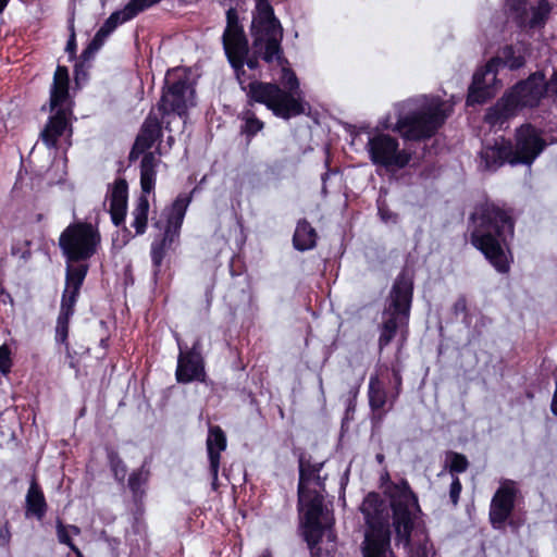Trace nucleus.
Instances as JSON below:
<instances>
[{
    "mask_svg": "<svg viewBox=\"0 0 557 557\" xmlns=\"http://www.w3.org/2000/svg\"><path fill=\"white\" fill-rule=\"evenodd\" d=\"M377 213H379V216L381 218V220L383 222H397V219H398V215L397 213L393 212L389 210V208L385 205V203H382V205H379L377 206Z\"/></svg>",
    "mask_w": 557,
    "mask_h": 557,
    "instance_id": "obj_56",
    "label": "nucleus"
},
{
    "mask_svg": "<svg viewBox=\"0 0 557 557\" xmlns=\"http://www.w3.org/2000/svg\"><path fill=\"white\" fill-rule=\"evenodd\" d=\"M250 34L252 48H264V62L274 63V59L285 61L282 46L284 29L274 11L253 12Z\"/></svg>",
    "mask_w": 557,
    "mask_h": 557,
    "instance_id": "obj_7",
    "label": "nucleus"
},
{
    "mask_svg": "<svg viewBox=\"0 0 557 557\" xmlns=\"http://www.w3.org/2000/svg\"><path fill=\"white\" fill-rule=\"evenodd\" d=\"M75 15L72 13L71 17L67 21V29L70 32L69 39L66 41L65 51L69 54L70 61L76 59L77 44H76V33H75Z\"/></svg>",
    "mask_w": 557,
    "mask_h": 557,
    "instance_id": "obj_50",
    "label": "nucleus"
},
{
    "mask_svg": "<svg viewBox=\"0 0 557 557\" xmlns=\"http://www.w3.org/2000/svg\"><path fill=\"white\" fill-rule=\"evenodd\" d=\"M178 238L180 236L170 233V231L163 230V233L152 240L150 256L154 277H158L162 272L163 261L166 252L172 249L173 244L177 242Z\"/></svg>",
    "mask_w": 557,
    "mask_h": 557,
    "instance_id": "obj_27",
    "label": "nucleus"
},
{
    "mask_svg": "<svg viewBox=\"0 0 557 557\" xmlns=\"http://www.w3.org/2000/svg\"><path fill=\"white\" fill-rule=\"evenodd\" d=\"M107 458L114 479L119 482H123L127 474V467L123 459L120 457L119 453L111 449L108 451Z\"/></svg>",
    "mask_w": 557,
    "mask_h": 557,
    "instance_id": "obj_44",
    "label": "nucleus"
},
{
    "mask_svg": "<svg viewBox=\"0 0 557 557\" xmlns=\"http://www.w3.org/2000/svg\"><path fill=\"white\" fill-rule=\"evenodd\" d=\"M109 37V35L102 30L101 28H99L94 38L90 40V45H92V47L97 48L98 50L103 46L106 39Z\"/></svg>",
    "mask_w": 557,
    "mask_h": 557,
    "instance_id": "obj_60",
    "label": "nucleus"
},
{
    "mask_svg": "<svg viewBox=\"0 0 557 557\" xmlns=\"http://www.w3.org/2000/svg\"><path fill=\"white\" fill-rule=\"evenodd\" d=\"M149 478L150 471L146 465H143L140 468L134 470L128 476L127 486L132 493L133 503L137 508L143 506Z\"/></svg>",
    "mask_w": 557,
    "mask_h": 557,
    "instance_id": "obj_30",
    "label": "nucleus"
},
{
    "mask_svg": "<svg viewBox=\"0 0 557 557\" xmlns=\"http://www.w3.org/2000/svg\"><path fill=\"white\" fill-rule=\"evenodd\" d=\"M552 89L544 71H535L527 78L518 81L490 107L484 121L491 126H502L515 117L522 109H535Z\"/></svg>",
    "mask_w": 557,
    "mask_h": 557,
    "instance_id": "obj_3",
    "label": "nucleus"
},
{
    "mask_svg": "<svg viewBox=\"0 0 557 557\" xmlns=\"http://www.w3.org/2000/svg\"><path fill=\"white\" fill-rule=\"evenodd\" d=\"M512 141L505 137L496 139L493 145H486L481 151V159L487 170H497L512 160Z\"/></svg>",
    "mask_w": 557,
    "mask_h": 557,
    "instance_id": "obj_21",
    "label": "nucleus"
},
{
    "mask_svg": "<svg viewBox=\"0 0 557 557\" xmlns=\"http://www.w3.org/2000/svg\"><path fill=\"white\" fill-rule=\"evenodd\" d=\"M387 495L396 544L411 548L412 532L422 513L418 496L406 479L391 482Z\"/></svg>",
    "mask_w": 557,
    "mask_h": 557,
    "instance_id": "obj_5",
    "label": "nucleus"
},
{
    "mask_svg": "<svg viewBox=\"0 0 557 557\" xmlns=\"http://www.w3.org/2000/svg\"><path fill=\"white\" fill-rule=\"evenodd\" d=\"M546 147L539 128L531 123H523L515 131V144H512L513 158L510 165H531Z\"/></svg>",
    "mask_w": 557,
    "mask_h": 557,
    "instance_id": "obj_11",
    "label": "nucleus"
},
{
    "mask_svg": "<svg viewBox=\"0 0 557 557\" xmlns=\"http://www.w3.org/2000/svg\"><path fill=\"white\" fill-rule=\"evenodd\" d=\"M176 341L180 350L175 370L176 382L180 384L206 383L208 374L202 354L201 338L199 336L196 337L191 346H187L180 338H176Z\"/></svg>",
    "mask_w": 557,
    "mask_h": 557,
    "instance_id": "obj_10",
    "label": "nucleus"
},
{
    "mask_svg": "<svg viewBox=\"0 0 557 557\" xmlns=\"http://www.w3.org/2000/svg\"><path fill=\"white\" fill-rule=\"evenodd\" d=\"M81 293L72 292L63 288L60 302L59 314L73 317L75 313V307L78 301Z\"/></svg>",
    "mask_w": 557,
    "mask_h": 557,
    "instance_id": "obj_46",
    "label": "nucleus"
},
{
    "mask_svg": "<svg viewBox=\"0 0 557 557\" xmlns=\"http://www.w3.org/2000/svg\"><path fill=\"white\" fill-rule=\"evenodd\" d=\"M162 137V122L160 119L150 112L145 119L139 133L128 154V161L135 162L141 154L149 152L148 150L154 145L157 140Z\"/></svg>",
    "mask_w": 557,
    "mask_h": 557,
    "instance_id": "obj_15",
    "label": "nucleus"
},
{
    "mask_svg": "<svg viewBox=\"0 0 557 557\" xmlns=\"http://www.w3.org/2000/svg\"><path fill=\"white\" fill-rule=\"evenodd\" d=\"M453 313L455 315L465 314L468 317V302L467 297L465 295H459L456 301L453 305Z\"/></svg>",
    "mask_w": 557,
    "mask_h": 557,
    "instance_id": "obj_55",
    "label": "nucleus"
},
{
    "mask_svg": "<svg viewBox=\"0 0 557 557\" xmlns=\"http://www.w3.org/2000/svg\"><path fill=\"white\" fill-rule=\"evenodd\" d=\"M522 524L523 520L519 517H515L513 515H511L506 522V527L508 525L512 532H518Z\"/></svg>",
    "mask_w": 557,
    "mask_h": 557,
    "instance_id": "obj_62",
    "label": "nucleus"
},
{
    "mask_svg": "<svg viewBox=\"0 0 557 557\" xmlns=\"http://www.w3.org/2000/svg\"><path fill=\"white\" fill-rule=\"evenodd\" d=\"M519 488L512 480L506 479L495 491L488 510V521L494 530H505L506 522L516 508Z\"/></svg>",
    "mask_w": 557,
    "mask_h": 557,
    "instance_id": "obj_12",
    "label": "nucleus"
},
{
    "mask_svg": "<svg viewBox=\"0 0 557 557\" xmlns=\"http://www.w3.org/2000/svg\"><path fill=\"white\" fill-rule=\"evenodd\" d=\"M109 201L127 202L128 201V184L123 177H117L109 194Z\"/></svg>",
    "mask_w": 557,
    "mask_h": 557,
    "instance_id": "obj_48",
    "label": "nucleus"
},
{
    "mask_svg": "<svg viewBox=\"0 0 557 557\" xmlns=\"http://www.w3.org/2000/svg\"><path fill=\"white\" fill-rule=\"evenodd\" d=\"M324 467V462H311V456L300 454L298 458V494H300V500L305 496V490H310L308 484L311 483L312 479L317 476Z\"/></svg>",
    "mask_w": 557,
    "mask_h": 557,
    "instance_id": "obj_31",
    "label": "nucleus"
},
{
    "mask_svg": "<svg viewBox=\"0 0 557 557\" xmlns=\"http://www.w3.org/2000/svg\"><path fill=\"white\" fill-rule=\"evenodd\" d=\"M318 238L317 230L307 219L298 220L292 239L293 247L297 251L304 252L315 248Z\"/></svg>",
    "mask_w": 557,
    "mask_h": 557,
    "instance_id": "obj_28",
    "label": "nucleus"
},
{
    "mask_svg": "<svg viewBox=\"0 0 557 557\" xmlns=\"http://www.w3.org/2000/svg\"><path fill=\"white\" fill-rule=\"evenodd\" d=\"M11 527L9 521H5L3 525L0 528V546L8 547L11 542Z\"/></svg>",
    "mask_w": 557,
    "mask_h": 557,
    "instance_id": "obj_59",
    "label": "nucleus"
},
{
    "mask_svg": "<svg viewBox=\"0 0 557 557\" xmlns=\"http://www.w3.org/2000/svg\"><path fill=\"white\" fill-rule=\"evenodd\" d=\"M361 553L362 557H396L391 547L389 527L367 529Z\"/></svg>",
    "mask_w": 557,
    "mask_h": 557,
    "instance_id": "obj_16",
    "label": "nucleus"
},
{
    "mask_svg": "<svg viewBox=\"0 0 557 557\" xmlns=\"http://www.w3.org/2000/svg\"><path fill=\"white\" fill-rule=\"evenodd\" d=\"M131 20H133V16H128L127 9L124 7L122 10L111 13L100 28L110 36L119 25Z\"/></svg>",
    "mask_w": 557,
    "mask_h": 557,
    "instance_id": "obj_45",
    "label": "nucleus"
},
{
    "mask_svg": "<svg viewBox=\"0 0 557 557\" xmlns=\"http://www.w3.org/2000/svg\"><path fill=\"white\" fill-rule=\"evenodd\" d=\"M161 0H129L125 5L127 9L128 16L136 17L139 13L145 10L158 4Z\"/></svg>",
    "mask_w": 557,
    "mask_h": 557,
    "instance_id": "obj_51",
    "label": "nucleus"
},
{
    "mask_svg": "<svg viewBox=\"0 0 557 557\" xmlns=\"http://www.w3.org/2000/svg\"><path fill=\"white\" fill-rule=\"evenodd\" d=\"M368 399L372 411V421L381 422L387 412L384 409L387 404V393L376 374L370 376Z\"/></svg>",
    "mask_w": 557,
    "mask_h": 557,
    "instance_id": "obj_26",
    "label": "nucleus"
},
{
    "mask_svg": "<svg viewBox=\"0 0 557 557\" xmlns=\"http://www.w3.org/2000/svg\"><path fill=\"white\" fill-rule=\"evenodd\" d=\"M281 67L278 83L255 79L248 84V104H264L273 115L283 120H290L306 112L307 102L302 97L299 79L295 71L285 61L274 59Z\"/></svg>",
    "mask_w": 557,
    "mask_h": 557,
    "instance_id": "obj_2",
    "label": "nucleus"
},
{
    "mask_svg": "<svg viewBox=\"0 0 557 557\" xmlns=\"http://www.w3.org/2000/svg\"><path fill=\"white\" fill-rule=\"evenodd\" d=\"M238 119L242 122L240 135L245 137L247 144H250L256 135L265 126L264 122L260 120L251 109L243 110Z\"/></svg>",
    "mask_w": 557,
    "mask_h": 557,
    "instance_id": "obj_35",
    "label": "nucleus"
},
{
    "mask_svg": "<svg viewBox=\"0 0 557 557\" xmlns=\"http://www.w3.org/2000/svg\"><path fill=\"white\" fill-rule=\"evenodd\" d=\"M109 213L111 221L115 226H121L125 222L127 213V202L110 201Z\"/></svg>",
    "mask_w": 557,
    "mask_h": 557,
    "instance_id": "obj_49",
    "label": "nucleus"
},
{
    "mask_svg": "<svg viewBox=\"0 0 557 557\" xmlns=\"http://www.w3.org/2000/svg\"><path fill=\"white\" fill-rule=\"evenodd\" d=\"M52 112L53 114L48 117L40 133L41 141L49 149L58 147L59 139L64 135L67 128L72 132L70 121L72 110L69 108H57Z\"/></svg>",
    "mask_w": 557,
    "mask_h": 557,
    "instance_id": "obj_18",
    "label": "nucleus"
},
{
    "mask_svg": "<svg viewBox=\"0 0 557 557\" xmlns=\"http://www.w3.org/2000/svg\"><path fill=\"white\" fill-rule=\"evenodd\" d=\"M493 97L492 87L479 86V78L476 82H471L466 98V104L473 107L476 104H484Z\"/></svg>",
    "mask_w": 557,
    "mask_h": 557,
    "instance_id": "obj_40",
    "label": "nucleus"
},
{
    "mask_svg": "<svg viewBox=\"0 0 557 557\" xmlns=\"http://www.w3.org/2000/svg\"><path fill=\"white\" fill-rule=\"evenodd\" d=\"M255 12L274 11L270 0H255Z\"/></svg>",
    "mask_w": 557,
    "mask_h": 557,
    "instance_id": "obj_63",
    "label": "nucleus"
},
{
    "mask_svg": "<svg viewBox=\"0 0 557 557\" xmlns=\"http://www.w3.org/2000/svg\"><path fill=\"white\" fill-rule=\"evenodd\" d=\"M101 242L98 226L76 221L69 224L59 237V247L65 262L88 261Z\"/></svg>",
    "mask_w": 557,
    "mask_h": 557,
    "instance_id": "obj_6",
    "label": "nucleus"
},
{
    "mask_svg": "<svg viewBox=\"0 0 557 557\" xmlns=\"http://www.w3.org/2000/svg\"><path fill=\"white\" fill-rule=\"evenodd\" d=\"M48 512V503L36 479L30 481L25 496V517L41 521Z\"/></svg>",
    "mask_w": 557,
    "mask_h": 557,
    "instance_id": "obj_25",
    "label": "nucleus"
},
{
    "mask_svg": "<svg viewBox=\"0 0 557 557\" xmlns=\"http://www.w3.org/2000/svg\"><path fill=\"white\" fill-rule=\"evenodd\" d=\"M516 223V209L499 200L479 202L469 215L470 244L500 274H507L513 262Z\"/></svg>",
    "mask_w": 557,
    "mask_h": 557,
    "instance_id": "obj_1",
    "label": "nucleus"
},
{
    "mask_svg": "<svg viewBox=\"0 0 557 557\" xmlns=\"http://www.w3.org/2000/svg\"><path fill=\"white\" fill-rule=\"evenodd\" d=\"M160 160L153 152H147L140 161V188L141 195L148 197L153 193L157 181V166Z\"/></svg>",
    "mask_w": 557,
    "mask_h": 557,
    "instance_id": "obj_29",
    "label": "nucleus"
},
{
    "mask_svg": "<svg viewBox=\"0 0 557 557\" xmlns=\"http://www.w3.org/2000/svg\"><path fill=\"white\" fill-rule=\"evenodd\" d=\"M392 374H393V379H394V382H395V387H394L395 392L392 395L391 407L393 406V403L399 396L400 391H401V385H403V377H401L400 371L398 369H396V368H393L392 369Z\"/></svg>",
    "mask_w": 557,
    "mask_h": 557,
    "instance_id": "obj_58",
    "label": "nucleus"
},
{
    "mask_svg": "<svg viewBox=\"0 0 557 557\" xmlns=\"http://www.w3.org/2000/svg\"><path fill=\"white\" fill-rule=\"evenodd\" d=\"M462 491V484L458 475L451 476V483L449 486V499L454 506H457L460 499Z\"/></svg>",
    "mask_w": 557,
    "mask_h": 557,
    "instance_id": "obj_54",
    "label": "nucleus"
},
{
    "mask_svg": "<svg viewBox=\"0 0 557 557\" xmlns=\"http://www.w3.org/2000/svg\"><path fill=\"white\" fill-rule=\"evenodd\" d=\"M451 112V106L441 97H432L417 110L400 115L392 131L399 133L405 140L423 141L435 136Z\"/></svg>",
    "mask_w": 557,
    "mask_h": 557,
    "instance_id": "obj_4",
    "label": "nucleus"
},
{
    "mask_svg": "<svg viewBox=\"0 0 557 557\" xmlns=\"http://www.w3.org/2000/svg\"><path fill=\"white\" fill-rule=\"evenodd\" d=\"M72 317L58 314L54 339L58 344L69 347V331Z\"/></svg>",
    "mask_w": 557,
    "mask_h": 557,
    "instance_id": "obj_47",
    "label": "nucleus"
},
{
    "mask_svg": "<svg viewBox=\"0 0 557 557\" xmlns=\"http://www.w3.org/2000/svg\"><path fill=\"white\" fill-rule=\"evenodd\" d=\"M225 57L227 59V62L230 63L235 77L240 85V88L246 91V95L248 96V85L245 86V77H246V70L245 65L243 64L242 58L239 55H236L234 51H226L224 52Z\"/></svg>",
    "mask_w": 557,
    "mask_h": 557,
    "instance_id": "obj_43",
    "label": "nucleus"
},
{
    "mask_svg": "<svg viewBox=\"0 0 557 557\" xmlns=\"http://www.w3.org/2000/svg\"><path fill=\"white\" fill-rule=\"evenodd\" d=\"M196 188L190 193H181L176 196L173 202L165 207L163 215L165 218L164 231H170L174 235L180 236L181 228L189 205L193 201V195Z\"/></svg>",
    "mask_w": 557,
    "mask_h": 557,
    "instance_id": "obj_20",
    "label": "nucleus"
},
{
    "mask_svg": "<svg viewBox=\"0 0 557 557\" xmlns=\"http://www.w3.org/2000/svg\"><path fill=\"white\" fill-rule=\"evenodd\" d=\"M226 26L222 34V46L224 52L242 48L249 42L244 25L239 18L237 8L230 7L225 13Z\"/></svg>",
    "mask_w": 557,
    "mask_h": 557,
    "instance_id": "obj_19",
    "label": "nucleus"
},
{
    "mask_svg": "<svg viewBox=\"0 0 557 557\" xmlns=\"http://www.w3.org/2000/svg\"><path fill=\"white\" fill-rule=\"evenodd\" d=\"M527 63L525 48L521 45H505L498 54L488 60V67H494L498 72L499 66L517 71Z\"/></svg>",
    "mask_w": 557,
    "mask_h": 557,
    "instance_id": "obj_23",
    "label": "nucleus"
},
{
    "mask_svg": "<svg viewBox=\"0 0 557 557\" xmlns=\"http://www.w3.org/2000/svg\"><path fill=\"white\" fill-rule=\"evenodd\" d=\"M413 299V281L405 272L397 275L388 295L384 313L400 317L403 323H409Z\"/></svg>",
    "mask_w": 557,
    "mask_h": 557,
    "instance_id": "obj_13",
    "label": "nucleus"
},
{
    "mask_svg": "<svg viewBox=\"0 0 557 557\" xmlns=\"http://www.w3.org/2000/svg\"><path fill=\"white\" fill-rule=\"evenodd\" d=\"M497 73L498 72L496 71V69L488 67V61H487L483 67H480L474 72V74L472 76V82H476V78H479V86L491 87V85L486 83V77L488 75H492V81H495Z\"/></svg>",
    "mask_w": 557,
    "mask_h": 557,
    "instance_id": "obj_52",
    "label": "nucleus"
},
{
    "mask_svg": "<svg viewBox=\"0 0 557 557\" xmlns=\"http://www.w3.org/2000/svg\"><path fill=\"white\" fill-rule=\"evenodd\" d=\"M88 271L87 261L66 262L64 289L81 293Z\"/></svg>",
    "mask_w": 557,
    "mask_h": 557,
    "instance_id": "obj_33",
    "label": "nucleus"
},
{
    "mask_svg": "<svg viewBox=\"0 0 557 557\" xmlns=\"http://www.w3.org/2000/svg\"><path fill=\"white\" fill-rule=\"evenodd\" d=\"M323 535L324 531L302 534L304 541L307 543V546L310 550V557H334V552L336 549L335 535L331 536L330 534L327 536L329 542L333 543L331 548L322 546Z\"/></svg>",
    "mask_w": 557,
    "mask_h": 557,
    "instance_id": "obj_34",
    "label": "nucleus"
},
{
    "mask_svg": "<svg viewBox=\"0 0 557 557\" xmlns=\"http://www.w3.org/2000/svg\"><path fill=\"white\" fill-rule=\"evenodd\" d=\"M209 460V473L213 490L218 487L219 470L221 465V453L227 447L225 432L220 425H210L206 441Z\"/></svg>",
    "mask_w": 557,
    "mask_h": 557,
    "instance_id": "obj_17",
    "label": "nucleus"
},
{
    "mask_svg": "<svg viewBox=\"0 0 557 557\" xmlns=\"http://www.w3.org/2000/svg\"><path fill=\"white\" fill-rule=\"evenodd\" d=\"M55 533L60 544L66 545L73 552L77 545L74 543L72 535H79L81 528L75 524H65L61 518L55 519Z\"/></svg>",
    "mask_w": 557,
    "mask_h": 557,
    "instance_id": "obj_38",
    "label": "nucleus"
},
{
    "mask_svg": "<svg viewBox=\"0 0 557 557\" xmlns=\"http://www.w3.org/2000/svg\"><path fill=\"white\" fill-rule=\"evenodd\" d=\"M360 510L364 517L367 529L376 527H389V523L385 517V505L380 494L376 492L369 493L360 507Z\"/></svg>",
    "mask_w": 557,
    "mask_h": 557,
    "instance_id": "obj_22",
    "label": "nucleus"
},
{
    "mask_svg": "<svg viewBox=\"0 0 557 557\" xmlns=\"http://www.w3.org/2000/svg\"><path fill=\"white\" fill-rule=\"evenodd\" d=\"M194 94L195 89L186 72L181 69L169 70L160 100L157 103L158 111L162 117L170 114H176L180 117L186 116L188 102Z\"/></svg>",
    "mask_w": 557,
    "mask_h": 557,
    "instance_id": "obj_8",
    "label": "nucleus"
},
{
    "mask_svg": "<svg viewBox=\"0 0 557 557\" xmlns=\"http://www.w3.org/2000/svg\"><path fill=\"white\" fill-rule=\"evenodd\" d=\"M11 355L12 352L8 345L3 344L0 346V373L3 375L11 372L13 364Z\"/></svg>",
    "mask_w": 557,
    "mask_h": 557,
    "instance_id": "obj_53",
    "label": "nucleus"
},
{
    "mask_svg": "<svg viewBox=\"0 0 557 557\" xmlns=\"http://www.w3.org/2000/svg\"><path fill=\"white\" fill-rule=\"evenodd\" d=\"M385 314L387 315V318L383 321V323L380 326V335L377 339V346L380 351H382L392 343L398 330H400L403 334L408 332L409 323H403L400 317L391 313Z\"/></svg>",
    "mask_w": 557,
    "mask_h": 557,
    "instance_id": "obj_32",
    "label": "nucleus"
},
{
    "mask_svg": "<svg viewBox=\"0 0 557 557\" xmlns=\"http://www.w3.org/2000/svg\"><path fill=\"white\" fill-rule=\"evenodd\" d=\"M323 502V495L314 490H305V496L301 500L300 494H298V511L302 534L325 531V525L321 522L324 511Z\"/></svg>",
    "mask_w": 557,
    "mask_h": 557,
    "instance_id": "obj_14",
    "label": "nucleus"
},
{
    "mask_svg": "<svg viewBox=\"0 0 557 557\" xmlns=\"http://www.w3.org/2000/svg\"><path fill=\"white\" fill-rule=\"evenodd\" d=\"M548 83L552 89V95H557V70L554 71L552 77L548 79Z\"/></svg>",
    "mask_w": 557,
    "mask_h": 557,
    "instance_id": "obj_64",
    "label": "nucleus"
},
{
    "mask_svg": "<svg viewBox=\"0 0 557 557\" xmlns=\"http://www.w3.org/2000/svg\"><path fill=\"white\" fill-rule=\"evenodd\" d=\"M97 51H98L97 48H95V47H92V45L88 44L87 47L81 53L79 62L85 63V62L89 61Z\"/></svg>",
    "mask_w": 557,
    "mask_h": 557,
    "instance_id": "obj_61",
    "label": "nucleus"
},
{
    "mask_svg": "<svg viewBox=\"0 0 557 557\" xmlns=\"http://www.w3.org/2000/svg\"><path fill=\"white\" fill-rule=\"evenodd\" d=\"M552 11L548 0H539L537 4L531 9V18L528 22L530 28H539L545 25Z\"/></svg>",
    "mask_w": 557,
    "mask_h": 557,
    "instance_id": "obj_41",
    "label": "nucleus"
},
{
    "mask_svg": "<svg viewBox=\"0 0 557 557\" xmlns=\"http://www.w3.org/2000/svg\"><path fill=\"white\" fill-rule=\"evenodd\" d=\"M470 462L466 455L454 450L445 453V466L451 476L463 473L468 470Z\"/></svg>",
    "mask_w": 557,
    "mask_h": 557,
    "instance_id": "obj_39",
    "label": "nucleus"
},
{
    "mask_svg": "<svg viewBox=\"0 0 557 557\" xmlns=\"http://www.w3.org/2000/svg\"><path fill=\"white\" fill-rule=\"evenodd\" d=\"M70 99V75L65 65L58 64L52 85L50 87L49 108L54 111L57 108H64Z\"/></svg>",
    "mask_w": 557,
    "mask_h": 557,
    "instance_id": "obj_24",
    "label": "nucleus"
},
{
    "mask_svg": "<svg viewBox=\"0 0 557 557\" xmlns=\"http://www.w3.org/2000/svg\"><path fill=\"white\" fill-rule=\"evenodd\" d=\"M236 55L242 58L243 64L247 65V67L251 71H256L260 69V59L264 61V48L258 47L249 48V42L242 48H237L233 50Z\"/></svg>",
    "mask_w": 557,
    "mask_h": 557,
    "instance_id": "obj_37",
    "label": "nucleus"
},
{
    "mask_svg": "<svg viewBox=\"0 0 557 557\" xmlns=\"http://www.w3.org/2000/svg\"><path fill=\"white\" fill-rule=\"evenodd\" d=\"M149 213V200L145 195H140L132 212V227L135 228V235H143L147 231Z\"/></svg>",
    "mask_w": 557,
    "mask_h": 557,
    "instance_id": "obj_36",
    "label": "nucleus"
},
{
    "mask_svg": "<svg viewBox=\"0 0 557 557\" xmlns=\"http://www.w3.org/2000/svg\"><path fill=\"white\" fill-rule=\"evenodd\" d=\"M366 149L372 164L384 168L387 172L405 169L412 159L410 151L399 148L396 137L382 132L369 137Z\"/></svg>",
    "mask_w": 557,
    "mask_h": 557,
    "instance_id": "obj_9",
    "label": "nucleus"
},
{
    "mask_svg": "<svg viewBox=\"0 0 557 557\" xmlns=\"http://www.w3.org/2000/svg\"><path fill=\"white\" fill-rule=\"evenodd\" d=\"M528 0H505V10L510 14L519 26L527 23Z\"/></svg>",
    "mask_w": 557,
    "mask_h": 557,
    "instance_id": "obj_42",
    "label": "nucleus"
},
{
    "mask_svg": "<svg viewBox=\"0 0 557 557\" xmlns=\"http://www.w3.org/2000/svg\"><path fill=\"white\" fill-rule=\"evenodd\" d=\"M88 78V71L83 62H76L74 65V79L76 85H79L81 82H85Z\"/></svg>",
    "mask_w": 557,
    "mask_h": 557,
    "instance_id": "obj_57",
    "label": "nucleus"
}]
</instances>
